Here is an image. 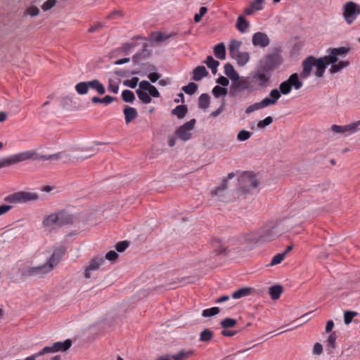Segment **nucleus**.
Returning <instances> with one entry per match:
<instances>
[{"label": "nucleus", "mask_w": 360, "mask_h": 360, "mask_svg": "<svg viewBox=\"0 0 360 360\" xmlns=\"http://www.w3.org/2000/svg\"><path fill=\"white\" fill-rule=\"evenodd\" d=\"M58 218V225L59 226H62L64 225H68L72 224L75 219V217L72 214L68 213L65 210H61L56 212Z\"/></svg>", "instance_id": "obj_18"}, {"label": "nucleus", "mask_w": 360, "mask_h": 360, "mask_svg": "<svg viewBox=\"0 0 360 360\" xmlns=\"http://www.w3.org/2000/svg\"><path fill=\"white\" fill-rule=\"evenodd\" d=\"M227 188V180L224 179L220 185L216 189L212 191V195L217 197L219 201H224L226 196V190Z\"/></svg>", "instance_id": "obj_21"}, {"label": "nucleus", "mask_w": 360, "mask_h": 360, "mask_svg": "<svg viewBox=\"0 0 360 360\" xmlns=\"http://www.w3.org/2000/svg\"><path fill=\"white\" fill-rule=\"evenodd\" d=\"M272 74L258 66L250 77L252 84L259 88H266L270 82Z\"/></svg>", "instance_id": "obj_6"}, {"label": "nucleus", "mask_w": 360, "mask_h": 360, "mask_svg": "<svg viewBox=\"0 0 360 360\" xmlns=\"http://www.w3.org/2000/svg\"><path fill=\"white\" fill-rule=\"evenodd\" d=\"M26 158L27 156H25V155L20 154V153L8 158L0 159V169L21 162L22 160Z\"/></svg>", "instance_id": "obj_15"}, {"label": "nucleus", "mask_w": 360, "mask_h": 360, "mask_svg": "<svg viewBox=\"0 0 360 360\" xmlns=\"http://www.w3.org/2000/svg\"><path fill=\"white\" fill-rule=\"evenodd\" d=\"M129 245V243L127 240H123L121 242H118L115 245V248L117 252H124Z\"/></svg>", "instance_id": "obj_58"}, {"label": "nucleus", "mask_w": 360, "mask_h": 360, "mask_svg": "<svg viewBox=\"0 0 360 360\" xmlns=\"http://www.w3.org/2000/svg\"><path fill=\"white\" fill-rule=\"evenodd\" d=\"M232 58L236 60L238 65H245L250 60V56L248 52L239 51L231 56Z\"/></svg>", "instance_id": "obj_24"}, {"label": "nucleus", "mask_w": 360, "mask_h": 360, "mask_svg": "<svg viewBox=\"0 0 360 360\" xmlns=\"http://www.w3.org/2000/svg\"><path fill=\"white\" fill-rule=\"evenodd\" d=\"M285 230L281 224L266 226L259 229L262 243L271 241L283 235Z\"/></svg>", "instance_id": "obj_3"}, {"label": "nucleus", "mask_w": 360, "mask_h": 360, "mask_svg": "<svg viewBox=\"0 0 360 360\" xmlns=\"http://www.w3.org/2000/svg\"><path fill=\"white\" fill-rule=\"evenodd\" d=\"M254 290L252 288H242L233 292L231 296L233 299H240L250 295Z\"/></svg>", "instance_id": "obj_31"}, {"label": "nucleus", "mask_w": 360, "mask_h": 360, "mask_svg": "<svg viewBox=\"0 0 360 360\" xmlns=\"http://www.w3.org/2000/svg\"><path fill=\"white\" fill-rule=\"evenodd\" d=\"M214 336L213 332L206 328L203 330L200 334V341L201 342H210Z\"/></svg>", "instance_id": "obj_40"}, {"label": "nucleus", "mask_w": 360, "mask_h": 360, "mask_svg": "<svg viewBox=\"0 0 360 360\" xmlns=\"http://www.w3.org/2000/svg\"><path fill=\"white\" fill-rule=\"evenodd\" d=\"M291 88L295 90L300 89L302 86V82L300 79L299 75L297 73L292 74L287 79Z\"/></svg>", "instance_id": "obj_27"}, {"label": "nucleus", "mask_w": 360, "mask_h": 360, "mask_svg": "<svg viewBox=\"0 0 360 360\" xmlns=\"http://www.w3.org/2000/svg\"><path fill=\"white\" fill-rule=\"evenodd\" d=\"M211 245L214 252L218 255L226 254V248L224 246L221 241L217 238H213L211 241Z\"/></svg>", "instance_id": "obj_26"}, {"label": "nucleus", "mask_w": 360, "mask_h": 360, "mask_svg": "<svg viewBox=\"0 0 360 360\" xmlns=\"http://www.w3.org/2000/svg\"><path fill=\"white\" fill-rule=\"evenodd\" d=\"M50 271H51L49 269V267L47 266V264H44L40 266L29 267L27 269H23L22 275L23 276H42L44 274L49 273Z\"/></svg>", "instance_id": "obj_13"}, {"label": "nucleus", "mask_w": 360, "mask_h": 360, "mask_svg": "<svg viewBox=\"0 0 360 360\" xmlns=\"http://www.w3.org/2000/svg\"><path fill=\"white\" fill-rule=\"evenodd\" d=\"M292 90V88L288 83V80L281 82L279 85V91L283 95L288 94Z\"/></svg>", "instance_id": "obj_47"}, {"label": "nucleus", "mask_w": 360, "mask_h": 360, "mask_svg": "<svg viewBox=\"0 0 360 360\" xmlns=\"http://www.w3.org/2000/svg\"><path fill=\"white\" fill-rule=\"evenodd\" d=\"M89 88L96 91L101 95L105 93L104 85L97 79L89 82H81L75 85V90L80 95L87 94Z\"/></svg>", "instance_id": "obj_5"}, {"label": "nucleus", "mask_w": 360, "mask_h": 360, "mask_svg": "<svg viewBox=\"0 0 360 360\" xmlns=\"http://www.w3.org/2000/svg\"><path fill=\"white\" fill-rule=\"evenodd\" d=\"M65 252V248L64 247L60 246L54 249L51 258L46 263L51 271H52L54 267L60 262Z\"/></svg>", "instance_id": "obj_14"}, {"label": "nucleus", "mask_w": 360, "mask_h": 360, "mask_svg": "<svg viewBox=\"0 0 360 360\" xmlns=\"http://www.w3.org/2000/svg\"><path fill=\"white\" fill-rule=\"evenodd\" d=\"M39 13V8L37 6H32L28 7L26 9L25 15H28L32 17H34V16L38 15Z\"/></svg>", "instance_id": "obj_54"}, {"label": "nucleus", "mask_w": 360, "mask_h": 360, "mask_svg": "<svg viewBox=\"0 0 360 360\" xmlns=\"http://www.w3.org/2000/svg\"><path fill=\"white\" fill-rule=\"evenodd\" d=\"M138 82H139V78L135 77L131 79L124 80L123 82V84L126 86L130 87L131 89H134L137 86Z\"/></svg>", "instance_id": "obj_57"}, {"label": "nucleus", "mask_w": 360, "mask_h": 360, "mask_svg": "<svg viewBox=\"0 0 360 360\" xmlns=\"http://www.w3.org/2000/svg\"><path fill=\"white\" fill-rule=\"evenodd\" d=\"M360 129V121H357L350 124L340 126L333 124L331 127V130L334 133L342 134L345 136L351 134Z\"/></svg>", "instance_id": "obj_12"}, {"label": "nucleus", "mask_w": 360, "mask_h": 360, "mask_svg": "<svg viewBox=\"0 0 360 360\" xmlns=\"http://www.w3.org/2000/svg\"><path fill=\"white\" fill-rule=\"evenodd\" d=\"M283 63L280 50L276 49L265 55L259 61V67L272 74L273 71Z\"/></svg>", "instance_id": "obj_2"}, {"label": "nucleus", "mask_w": 360, "mask_h": 360, "mask_svg": "<svg viewBox=\"0 0 360 360\" xmlns=\"http://www.w3.org/2000/svg\"><path fill=\"white\" fill-rule=\"evenodd\" d=\"M252 41L255 46L264 48L269 46L270 39L266 34L258 32L253 34Z\"/></svg>", "instance_id": "obj_17"}, {"label": "nucleus", "mask_w": 360, "mask_h": 360, "mask_svg": "<svg viewBox=\"0 0 360 360\" xmlns=\"http://www.w3.org/2000/svg\"><path fill=\"white\" fill-rule=\"evenodd\" d=\"M103 262L104 259L101 256H96L92 258L89 266L85 269L84 277L86 278H90L91 276V271L98 270Z\"/></svg>", "instance_id": "obj_16"}, {"label": "nucleus", "mask_w": 360, "mask_h": 360, "mask_svg": "<svg viewBox=\"0 0 360 360\" xmlns=\"http://www.w3.org/2000/svg\"><path fill=\"white\" fill-rule=\"evenodd\" d=\"M360 15V5L354 1H348L343 6L342 15L346 22L351 25Z\"/></svg>", "instance_id": "obj_7"}, {"label": "nucleus", "mask_w": 360, "mask_h": 360, "mask_svg": "<svg viewBox=\"0 0 360 360\" xmlns=\"http://www.w3.org/2000/svg\"><path fill=\"white\" fill-rule=\"evenodd\" d=\"M140 72H141L140 70H134L131 72H130L129 70H119L115 71V74L118 77H127L131 75H139V74H140Z\"/></svg>", "instance_id": "obj_44"}, {"label": "nucleus", "mask_w": 360, "mask_h": 360, "mask_svg": "<svg viewBox=\"0 0 360 360\" xmlns=\"http://www.w3.org/2000/svg\"><path fill=\"white\" fill-rule=\"evenodd\" d=\"M176 134V136L184 141H188L191 137V132L181 126L177 129Z\"/></svg>", "instance_id": "obj_38"}, {"label": "nucleus", "mask_w": 360, "mask_h": 360, "mask_svg": "<svg viewBox=\"0 0 360 360\" xmlns=\"http://www.w3.org/2000/svg\"><path fill=\"white\" fill-rule=\"evenodd\" d=\"M146 91H147L143 89H140L139 86V89L136 91L138 98L145 104L150 103L152 101L151 98L149 96L148 93Z\"/></svg>", "instance_id": "obj_37"}, {"label": "nucleus", "mask_w": 360, "mask_h": 360, "mask_svg": "<svg viewBox=\"0 0 360 360\" xmlns=\"http://www.w3.org/2000/svg\"><path fill=\"white\" fill-rule=\"evenodd\" d=\"M210 96L207 94H202L198 98V107L201 109H206L210 105Z\"/></svg>", "instance_id": "obj_39"}, {"label": "nucleus", "mask_w": 360, "mask_h": 360, "mask_svg": "<svg viewBox=\"0 0 360 360\" xmlns=\"http://www.w3.org/2000/svg\"><path fill=\"white\" fill-rule=\"evenodd\" d=\"M118 257H119L118 254L114 250H110V251L108 252L105 255V259L110 262L116 261Z\"/></svg>", "instance_id": "obj_62"}, {"label": "nucleus", "mask_w": 360, "mask_h": 360, "mask_svg": "<svg viewBox=\"0 0 360 360\" xmlns=\"http://www.w3.org/2000/svg\"><path fill=\"white\" fill-rule=\"evenodd\" d=\"M193 75L192 79L194 81H197L198 82V81L201 80L203 77L207 76L208 72L206 70L205 66L200 65V66L196 67L193 70Z\"/></svg>", "instance_id": "obj_23"}, {"label": "nucleus", "mask_w": 360, "mask_h": 360, "mask_svg": "<svg viewBox=\"0 0 360 360\" xmlns=\"http://www.w3.org/2000/svg\"><path fill=\"white\" fill-rule=\"evenodd\" d=\"M207 8L202 6L200 8L199 13H196L194 16V21L199 22L201 20L202 17L207 13Z\"/></svg>", "instance_id": "obj_60"}, {"label": "nucleus", "mask_w": 360, "mask_h": 360, "mask_svg": "<svg viewBox=\"0 0 360 360\" xmlns=\"http://www.w3.org/2000/svg\"><path fill=\"white\" fill-rule=\"evenodd\" d=\"M224 73L232 81L237 80V79L240 77L238 73L235 70L233 66L230 63L225 64Z\"/></svg>", "instance_id": "obj_28"}, {"label": "nucleus", "mask_w": 360, "mask_h": 360, "mask_svg": "<svg viewBox=\"0 0 360 360\" xmlns=\"http://www.w3.org/2000/svg\"><path fill=\"white\" fill-rule=\"evenodd\" d=\"M43 225L46 227L56 228L59 226L58 218L56 213H53L44 217Z\"/></svg>", "instance_id": "obj_22"}, {"label": "nucleus", "mask_w": 360, "mask_h": 360, "mask_svg": "<svg viewBox=\"0 0 360 360\" xmlns=\"http://www.w3.org/2000/svg\"><path fill=\"white\" fill-rule=\"evenodd\" d=\"M262 109V107L260 105V103H255L252 105H249L246 110H245V112L247 114H250L255 110H260Z\"/></svg>", "instance_id": "obj_63"}, {"label": "nucleus", "mask_w": 360, "mask_h": 360, "mask_svg": "<svg viewBox=\"0 0 360 360\" xmlns=\"http://www.w3.org/2000/svg\"><path fill=\"white\" fill-rule=\"evenodd\" d=\"M124 114L127 124L131 122L138 116L137 110L134 108L128 105L124 108Z\"/></svg>", "instance_id": "obj_25"}, {"label": "nucleus", "mask_w": 360, "mask_h": 360, "mask_svg": "<svg viewBox=\"0 0 360 360\" xmlns=\"http://www.w3.org/2000/svg\"><path fill=\"white\" fill-rule=\"evenodd\" d=\"M338 60V56L330 50V53L328 56L316 58L315 57L310 56L302 61V71L300 72V77L302 79L307 78L311 73L312 69L314 67L316 71L315 75L318 77H322L325 72V70L328 64L334 65Z\"/></svg>", "instance_id": "obj_1"}, {"label": "nucleus", "mask_w": 360, "mask_h": 360, "mask_svg": "<svg viewBox=\"0 0 360 360\" xmlns=\"http://www.w3.org/2000/svg\"><path fill=\"white\" fill-rule=\"evenodd\" d=\"M281 93L277 89H274L270 91L269 96L272 101H274V103L276 104L278 100L281 97Z\"/></svg>", "instance_id": "obj_61"}, {"label": "nucleus", "mask_w": 360, "mask_h": 360, "mask_svg": "<svg viewBox=\"0 0 360 360\" xmlns=\"http://www.w3.org/2000/svg\"><path fill=\"white\" fill-rule=\"evenodd\" d=\"M357 315V312L352 311H347L344 314V321L346 325L349 324L353 318Z\"/></svg>", "instance_id": "obj_51"}, {"label": "nucleus", "mask_w": 360, "mask_h": 360, "mask_svg": "<svg viewBox=\"0 0 360 360\" xmlns=\"http://www.w3.org/2000/svg\"><path fill=\"white\" fill-rule=\"evenodd\" d=\"M214 53L216 58L220 60L226 58V47L224 43L217 44L214 48Z\"/></svg>", "instance_id": "obj_30"}, {"label": "nucleus", "mask_w": 360, "mask_h": 360, "mask_svg": "<svg viewBox=\"0 0 360 360\" xmlns=\"http://www.w3.org/2000/svg\"><path fill=\"white\" fill-rule=\"evenodd\" d=\"M205 63L207 67L211 69L212 73L213 75H216L217 72V68L219 65V62L214 60L212 56H209L207 57Z\"/></svg>", "instance_id": "obj_35"}, {"label": "nucleus", "mask_w": 360, "mask_h": 360, "mask_svg": "<svg viewBox=\"0 0 360 360\" xmlns=\"http://www.w3.org/2000/svg\"><path fill=\"white\" fill-rule=\"evenodd\" d=\"M122 98L127 103H132L135 100V96L133 91L125 89L122 93Z\"/></svg>", "instance_id": "obj_43"}, {"label": "nucleus", "mask_w": 360, "mask_h": 360, "mask_svg": "<svg viewBox=\"0 0 360 360\" xmlns=\"http://www.w3.org/2000/svg\"><path fill=\"white\" fill-rule=\"evenodd\" d=\"M254 89L251 79H237L233 80L231 86L230 94L232 96H235L237 93L248 91L249 92L252 91Z\"/></svg>", "instance_id": "obj_9"}, {"label": "nucleus", "mask_w": 360, "mask_h": 360, "mask_svg": "<svg viewBox=\"0 0 360 360\" xmlns=\"http://www.w3.org/2000/svg\"><path fill=\"white\" fill-rule=\"evenodd\" d=\"M72 345L70 340H66L64 342H56L52 346H47L41 350V354L54 353L60 351H67Z\"/></svg>", "instance_id": "obj_11"}, {"label": "nucleus", "mask_w": 360, "mask_h": 360, "mask_svg": "<svg viewBox=\"0 0 360 360\" xmlns=\"http://www.w3.org/2000/svg\"><path fill=\"white\" fill-rule=\"evenodd\" d=\"M57 0H47L41 6L44 11H47L51 9L56 4Z\"/></svg>", "instance_id": "obj_59"}, {"label": "nucleus", "mask_w": 360, "mask_h": 360, "mask_svg": "<svg viewBox=\"0 0 360 360\" xmlns=\"http://www.w3.org/2000/svg\"><path fill=\"white\" fill-rule=\"evenodd\" d=\"M237 323V321L231 318H226L221 321L220 324L223 328H229L234 327Z\"/></svg>", "instance_id": "obj_46"}, {"label": "nucleus", "mask_w": 360, "mask_h": 360, "mask_svg": "<svg viewBox=\"0 0 360 360\" xmlns=\"http://www.w3.org/2000/svg\"><path fill=\"white\" fill-rule=\"evenodd\" d=\"M349 65V63L348 61H340L338 64L332 65L330 72L331 74L336 73L341 70H342L345 68H347Z\"/></svg>", "instance_id": "obj_41"}, {"label": "nucleus", "mask_w": 360, "mask_h": 360, "mask_svg": "<svg viewBox=\"0 0 360 360\" xmlns=\"http://www.w3.org/2000/svg\"><path fill=\"white\" fill-rule=\"evenodd\" d=\"M227 89L220 86H216L212 89V94L215 97H219L221 96H226L227 94Z\"/></svg>", "instance_id": "obj_48"}, {"label": "nucleus", "mask_w": 360, "mask_h": 360, "mask_svg": "<svg viewBox=\"0 0 360 360\" xmlns=\"http://www.w3.org/2000/svg\"><path fill=\"white\" fill-rule=\"evenodd\" d=\"M333 51L338 56H345L347 54L350 50L349 47L341 46L339 48H334L332 49Z\"/></svg>", "instance_id": "obj_56"}, {"label": "nucleus", "mask_w": 360, "mask_h": 360, "mask_svg": "<svg viewBox=\"0 0 360 360\" xmlns=\"http://www.w3.org/2000/svg\"><path fill=\"white\" fill-rule=\"evenodd\" d=\"M249 26L250 24L248 21L243 15H239L238 17L236 27L239 32L241 33L245 32Z\"/></svg>", "instance_id": "obj_33"}, {"label": "nucleus", "mask_w": 360, "mask_h": 360, "mask_svg": "<svg viewBox=\"0 0 360 360\" xmlns=\"http://www.w3.org/2000/svg\"><path fill=\"white\" fill-rule=\"evenodd\" d=\"M252 133L246 130H241L237 135V139L240 141H245L250 138Z\"/></svg>", "instance_id": "obj_50"}, {"label": "nucleus", "mask_w": 360, "mask_h": 360, "mask_svg": "<svg viewBox=\"0 0 360 360\" xmlns=\"http://www.w3.org/2000/svg\"><path fill=\"white\" fill-rule=\"evenodd\" d=\"M240 189L244 193H253L259 185V181L251 172H246L239 179Z\"/></svg>", "instance_id": "obj_4"}, {"label": "nucleus", "mask_w": 360, "mask_h": 360, "mask_svg": "<svg viewBox=\"0 0 360 360\" xmlns=\"http://www.w3.org/2000/svg\"><path fill=\"white\" fill-rule=\"evenodd\" d=\"M283 292V288L281 285H276L269 288V295L273 300H278L281 293Z\"/></svg>", "instance_id": "obj_36"}, {"label": "nucleus", "mask_w": 360, "mask_h": 360, "mask_svg": "<svg viewBox=\"0 0 360 360\" xmlns=\"http://www.w3.org/2000/svg\"><path fill=\"white\" fill-rule=\"evenodd\" d=\"M285 258V253H278L274 255L270 262V266H274L281 263Z\"/></svg>", "instance_id": "obj_52"}, {"label": "nucleus", "mask_w": 360, "mask_h": 360, "mask_svg": "<svg viewBox=\"0 0 360 360\" xmlns=\"http://www.w3.org/2000/svg\"><path fill=\"white\" fill-rule=\"evenodd\" d=\"M242 41L236 39H232L229 44V51L231 57L233 56L235 53H237L240 51V48L241 46Z\"/></svg>", "instance_id": "obj_34"}, {"label": "nucleus", "mask_w": 360, "mask_h": 360, "mask_svg": "<svg viewBox=\"0 0 360 360\" xmlns=\"http://www.w3.org/2000/svg\"><path fill=\"white\" fill-rule=\"evenodd\" d=\"M20 154L25 155L27 156L26 158L22 160L23 161L28 160H58L63 158V153H58L50 155H39L35 150H27L20 153Z\"/></svg>", "instance_id": "obj_10"}, {"label": "nucleus", "mask_w": 360, "mask_h": 360, "mask_svg": "<svg viewBox=\"0 0 360 360\" xmlns=\"http://www.w3.org/2000/svg\"><path fill=\"white\" fill-rule=\"evenodd\" d=\"M262 108L267 107L271 105H274V101H272L271 98L266 97L261 102H259Z\"/></svg>", "instance_id": "obj_64"}, {"label": "nucleus", "mask_w": 360, "mask_h": 360, "mask_svg": "<svg viewBox=\"0 0 360 360\" xmlns=\"http://www.w3.org/2000/svg\"><path fill=\"white\" fill-rule=\"evenodd\" d=\"M194 352L189 350H180L177 354L170 355L173 360H186L193 354Z\"/></svg>", "instance_id": "obj_29"}, {"label": "nucleus", "mask_w": 360, "mask_h": 360, "mask_svg": "<svg viewBox=\"0 0 360 360\" xmlns=\"http://www.w3.org/2000/svg\"><path fill=\"white\" fill-rule=\"evenodd\" d=\"M244 240L247 244L252 245L262 244L259 230L245 234Z\"/></svg>", "instance_id": "obj_19"}, {"label": "nucleus", "mask_w": 360, "mask_h": 360, "mask_svg": "<svg viewBox=\"0 0 360 360\" xmlns=\"http://www.w3.org/2000/svg\"><path fill=\"white\" fill-rule=\"evenodd\" d=\"M336 339H337V335L335 332L331 333L328 338V340H327L328 346L332 350H333L335 348Z\"/></svg>", "instance_id": "obj_53"}, {"label": "nucleus", "mask_w": 360, "mask_h": 360, "mask_svg": "<svg viewBox=\"0 0 360 360\" xmlns=\"http://www.w3.org/2000/svg\"><path fill=\"white\" fill-rule=\"evenodd\" d=\"M188 112V108L185 105H177L172 110V114L179 119H183Z\"/></svg>", "instance_id": "obj_32"}, {"label": "nucleus", "mask_w": 360, "mask_h": 360, "mask_svg": "<svg viewBox=\"0 0 360 360\" xmlns=\"http://www.w3.org/2000/svg\"><path fill=\"white\" fill-rule=\"evenodd\" d=\"M272 122H273V118L271 116H268L265 119L259 121L257 123V127L259 129H263V128L266 127V126H269V124H271Z\"/></svg>", "instance_id": "obj_55"}, {"label": "nucleus", "mask_w": 360, "mask_h": 360, "mask_svg": "<svg viewBox=\"0 0 360 360\" xmlns=\"http://www.w3.org/2000/svg\"><path fill=\"white\" fill-rule=\"evenodd\" d=\"M140 89H143L148 91L149 96L154 98L160 97V93L155 86H153L148 81L143 80L139 84Z\"/></svg>", "instance_id": "obj_20"}, {"label": "nucleus", "mask_w": 360, "mask_h": 360, "mask_svg": "<svg viewBox=\"0 0 360 360\" xmlns=\"http://www.w3.org/2000/svg\"><path fill=\"white\" fill-rule=\"evenodd\" d=\"M38 198V195L35 193L20 191L6 196L4 200L10 203L15 204L36 200Z\"/></svg>", "instance_id": "obj_8"}, {"label": "nucleus", "mask_w": 360, "mask_h": 360, "mask_svg": "<svg viewBox=\"0 0 360 360\" xmlns=\"http://www.w3.org/2000/svg\"><path fill=\"white\" fill-rule=\"evenodd\" d=\"M148 56L149 52L146 49H145L141 53H136L132 58V61L135 64H139L142 59L146 58Z\"/></svg>", "instance_id": "obj_42"}, {"label": "nucleus", "mask_w": 360, "mask_h": 360, "mask_svg": "<svg viewBox=\"0 0 360 360\" xmlns=\"http://www.w3.org/2000/svg\"><path fill=\"white\" fill-rule=\"evenodd\" d=\"M198 84L194 82H190L188 85L183 86L182 90L187 94L192 95L196 92Z\"/></svg>", "instance_id": "obj_45"}, {"label": "nucleus", "mask_w": 360, "mask_h": 360, "mask_svg": "<svg viewBox=\"0 0 360 360\" xmlns=\"http://www.w3.org/2000/svg\"><path fill=\"white\" fill-rule=\"evenodd\" d=\"M219 312V309L218 307H212L210 309H206L202 311V315L204 317L212 316L218 314Z\"/></svg>", "instance_id": "obj_49"}]
</instances>
